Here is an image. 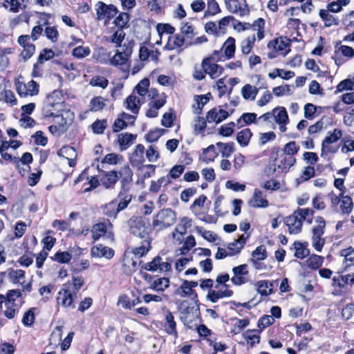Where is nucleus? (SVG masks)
<instances>
[{
  "instance_id": "b1692460",
  "label": "nucleus",
  "mask_w": 354,
  "mask_h": 354,
  "mask_svg": "<svg viewBox=\"0 0 354 354\" xmlns=\"http://www.w3.org/2000/svg\"><path fill=\"white\" fill-rule=\"evenodd\" d=\"M249 235L244 234L241 235L234 242L230 243L228 245L229 254L230 256L234 255L240 252L241 250L243 248L245 244L246 240L248 239Z\"/></svg>"
},
{
  "instance_id": "f8f14e48",
  "label": "nucleus",
  "mask_w": 354,
  "mask_h": 354,
  "mask_svg": "<svg viewBox=\"0 0 354 354\" xmlns=\"http://www.w3.org/2000/svg\"><path fill=\"white\" fill-rule=\"evenodd\" d=\"M143 269L151 272H167L171 268V265L168 262L162 261L160 257H156L151 262L146 263Z\"/></svg>"
},
{
  "instance_id": "052dcab7",
  "label": "nucleus",
  "mask_w": 354,
  "mask_h": 354,
  "mask_svg": "<svg viewBox=\"0 0 354 354\" xmlns=\"http://www.w3.org/2000/svg\"><path fill=\"white\" fill-rule=\"evenodd\" d=\"M32 161V156L30 153H25L22 156L21 159H19L17 157H14L13 158V163L15 165L17 168H19V166L21 165H25L30 163Z\"/></svg>"
},
{
  "instance_id": "a19ab883",
  "label": "nucleus",
  "mask_w": 354,
  "mask_h": 354,
  "mask_svg": "<svg viewBox=\"0 0 354 354\" xmlns=\"http://www.w3.org/2000/svg\"><path fill=\"white\" fill-rule=\"evenodd\" d=\"M156 30L161 39L164 36H171L170 35L174 32L175 28L168 24H158Z\"/></svg>"
},
{
  "instance_id": "49530a36",
  "label": "nucleus",
  "mask_w": 354,
  "mask_h": 354,
  "mask_svg": "<svg viewBox=\"0 0 354 354\" xmlns=\"http://www.w3.org/2000/svg\"><path fill=\"white\" fill-rule=\"evenodd\" d=\"M157 54V51L150 50L146 46H141L139 50V57L142 61L147 60L150 57L153 60H156L158 57Z\"/></svg>"
},
{
  "instance_id": "dca6fc26",
  "label": "nucleus",
  "mask_w": 354,
  "mask_h": 354,
  "mask_svg": "<svg viewBox=\"0 0 354 354\" xmlns=\"http://www.w3.org/2000/svg\"><path fill=\"white\" fill-rule=\"evenodd\" d=\"M202 66L205 67L206 74L212 79L218 77L223 72V68L217 64L212 62V57H207L202 61Z\"/></svg>"
},
{
  "instance_id": "2eb2a0df",
  "label": "nucleus",
  "mask_w": 354,
  "mask_h": 354,
  "mask_svg": "<svg viewBox=\"0 0 354 354\" xmlns=\"http://www.w3.org/2000/svg\"><path fill=\"white\" fill-rule=\"evenodd\" d=\"M71 113L66 111H62L53 120L55 124L59 128V131L64 133L67 130L68 125L72 122L73 118L71 117Z\"/></svg>"
},
{
  "instance_id": "13d9d810",
  "label": "nucleus",
  "mask_w": 354,
  "mask_h": 354,
  "mask_svg": "<svg viewBox=\"0 0 354 354\" xmlns=\"http://www.w3.org/2000/svg\"><path fill=\"white\" fill-rule=\"evenodd\" d=\"M194 293L193 289H191L189 286L185 284L183 281L180 286L177 288L175 291V295L180 296V297H185L189 296Z\"/></svg>"
},
{
  "instance_id": "6e6d98bb",
  "label": "nucleus",
  "mask_w": 354,
  "mask_h": 354,
  "mask_svg": "<svg viewBox=\"0 0 354 354\" xmlns=\"http://www.w3.org/2000/svg\"><path fill=\"white\" fill-rule=\"evenodd\" d=\"M123 161V158L120 154L114 153H108L105 156L103 159V162L108 163L109 165H117L120 164Z\"/></svg>"
},
{
  "instance_id": "f257e3e1",
  "label": "nucleus",
  "mask_w": 354,
  "mask_h": 354,
  "mask_svg": "<svg viewBox=\"0 0 354 354\" xmlns=\"http://www.w3.org/2000/svg\"><path fill=\"white\" fill-rule=\"evenodd\" d=\"M314 210L310 208H297L291 215L285 218L284 223L290 234L301 232L303 221L308 215H313Z\"/></svg>"
},
{
  "instance_id": "4c0bfd02",
  "label": "nucleus",
  "mask_w": 354,
  "mask_h": 354,
  "mask_svg": "<svg viewBox=\"0 0 354 354\" xmlns=\"http://www.w3.org/2000/svg\"><path fill=\"white\" fill-rule=\"evenodd\" d=\"M192 225V220L189 217L184 216L180 218L179 223L177 225L175 232H178L180 235L185 234L187 230Z\"/></svg>"
},
{
  "instance_id": "393cba45",
  "label": "nucleus",
  "mask_w": 354,
  "mask_h": 354,
  "mask_svg": "<svg viewBox=\"0 0 354 354\" xmlns=\"http://www.w3.org/2000/svg\"><path fill=\"white\" fill-rule=\"evenodd\" d=\"M119 178L118 172L115 171H110L106 172L101 178L102 185L106 188H112Z\"/></svg>"
},
{
  "instance_id": "c85d7f7f",
  "label": "nucleus",
  "mask_w": 354,
  "mask_h": 354,
  "mask_svg": "<svg viewBox=\"0 0 354 354\" xmlns=\"http://www.w3.org/2000/svg\"><path fill=\"white\" fill-rule=\"evenodd\" d=\"M151 239H143L140 245L133 249V254L136 257L140 258L145 256L151 249Z\"/></svg>"
},
{
  "instance_id": "c03bdc74",
  "label": "nucleus",
  "mask_w": 354,
  "mask_h": 354,
  "mask_svg": "<svg viewBox=\"0 0 354 354\" xmlns=\"http://www.w3.org/2000/svg\"><path fill=\"white\" fill-rule=\"evenodd\" d=\"M217 147L219 148V150L221 153V156L223 158H228L231 153L234 151V143L228 142V143H223V142H217Z\"/></svg>"
},
{
  "instance_id": "bf43d9fd",
  "label": "nucleus",
  "mask_w": 354,
  "mask_h": 354,
  "mask_svg": "<svg viewBox=\"0 0 354 354\" xmlns=\"http://www.w3.org/2000/svg\"><path fill=\"white\" fill-rule=\"evenodd\" d=\"M46 37L50 40L53 43H55L57 41L59 37V32L55 26H47L44 30Z\"/></svg>"
},
{
  "instance_id": "9b49d317",
  "label": "nucleus",
  "mask_w": 354,
  "mask_h": 354,
  "mask_svg": "<svg viewBox=\"0 0 354 354\" xmlns=\"http://www.w3.org/2000/svg\"><path fill=\"white\" fill-rule=\"evenodd\" d=\"M233 276L231 281L234 285L241 286L249 281L247 275L248 274V266L242 264L232 268Z\"/></svg>"
},
{
  "instance_id": "ea45409f",
  "label": "nucleus",
  "mask_w": 354,
  "mask_h": 354,
  "mask_svg": "<svg viewBox=\"0 0 354 354\" xmlns=\"http://www.w3.org/2000/svg\"><path fill=\"white\" fill-rule=\"evenodd\" d=\"M56 106H61L59 103H51L46 106L44 109V115L46 118H53V120L59 113V111L57 110Z\"/></svg>"
},
{
  "instance_id": "8fccbe9b",
  "label": "nucleus",
  "mask_w": 354,
  "mask_h": 354,
  "mask_svg": "<svg viewBox=\"0 0 354 354\" xmlns=\"http://www.w3.org/2000/svg\"><path fill=\"white\" fill-rule=\"evenodd\" d=\"M324 258L321 256L313 254L306 261L308 267L312 269L319 268L323 263Z\"/></svg>"
},
{
  "instance_id": "c756f323",
  "label": "nucleus",
  "mask_w": 354,
  "mask_h": 354,
  "mask_svg": "<svg viewBox=\"0 0 354 354\" xmlns=\"http://www.w3.org/2000/svg\"><path fill=\"white\" fill-rule=\"evenodd\" d=\"M329 10L322 9L319 10V17L324 22V25L330 27L338 24V19L334 17Z\"/></svg>"
},
{
  "instance_id": "cd10ccee",
  "label": "nucleus",
  "mask_w": 354,
  "mask_h": 354,
  "mask_svg": "<svg viewBox=\"0 0 354 354\" xmlns=\"http://www.w3.org/2000/svg\"><path fill=\"white\" fill-rule=\"evenodd\" d=\"M126 109L133 114H137L140 108V100L133 93L130 95L125 101Z\"/></svg>"
},
{
  "instance_id": "864d4df0",
  "label": "nucleus",
  "mask_w": 354,
  "mask_h": 354,
  "mask_svg": "<svg viewBox=\"0 0 354 354\" xmlns=\"http://www.w3.org/2000/svg\"><path fill=\"white\" fill-rule=\"evenodd\" d=\"M91 53V50L88 46H80L73 50L72 55L77 59H82L87 57Z\"/></svg>"
},
{
  "instance_id": "2f4dec72",
  "label": "nucleus",
  "mask_w": 354,
  "mask_h": 354,
  "mask_svg": "<svg viewBox=\"0 0 354 354\" xmlns=\"http://www.w3.org/2000/svg\"><path fill=\"white\" fill-rule=\"evenodd\" d=\"M107 100L97 96L91 99L90 102V111L96 112L102 110L106 105Z\"/></svg>"
},
{
  "instance_id": "7c9ffc66",
  "label": "nucleus",
  "mask_w": 354,
  "mask_h": 354,
  "mask_svg": "<svg viewBox=\"0 0 354 354\" xmlns=\"http://www.w3.org/2000/svg\"><path fill=\"white\" fill-rule=\"evenodd\" d=\"M195 230L197 233L201 235L205 240L215 243L216 245H218V243L217 241L218 240V236L213 232L205 230L203 227L196 226Z\"/></svg>"
},
{
  "instance_id": "f704fd0d",
  "label": "nucleus",
  "mask_w": 354,
  "mask_h": 354,
  "mask_svg": "<svg viewBox=\"0 0 354 354\" xmlns=\"http://www.w3.org/2000/svg\"><path fill=\"white\" fill-rule=\"evenodd\" d=\"M235 39L232 37H229L223 44L222 50L227 58L232 57L235 53Z\"/></svg>"
},
{
  "instance_id": "423d86ee",
  "label": "nucleus",
  "mask_w": 354,
  "mask_h": 354,
  "mask_svg": "<svg viewBox=\"0 0 354 354\" xmlns=\"http://www.w3.org/2000/svg\"><path fill=\"white\" fill-rule=\"evenodd\" d=\"M69 288V285H62L57 297V304L64 308H75L74 301L77 299V294Z\"/></svg>"
},
{
  "instance_id": "72a5a7b5",
  "label": "nucleus",
  "mask_w": 354,
  "mask_h": 354,
  "mask_svg": "<svg viewBox=\"0 0 354 354\" xmlns=\"http://www.w3.org/2000/svg\"><path fill=\"white\" fill-rule=\"evenodd\" d=\"M257 292L262 296H268L272 292V283L262 280L259 281L256 284Z\"/></svg>"
},
{
  "instance_id": "0e129e2a",
  "label": "nucleus",
  "mask_w": 354,
  "mask_h": 354,
  "mask_svg": "<svg viewBox=\"0 0 354 354\" xmlns=\"http://www.w3.org/2000/svg\"><path fill=\"white\" fill-rule=\"evenodd\" d=\"M354 82L350 79H346L338 84L335 93L342 92L344 91L353 90Z\"/></svg>"
},
{
  "instance_id": "7ed1b4c3",
  "label": "nucleus",
  "mask_w": 354,
  "mask_h": 354,
  "mask_svg": "<svg viewBox=\"0 0 354 354\" xmlns=\"http://www.w3.org/2000/svg\"><path fill=\"white\" fill-rule=\"evenodd\" d=\"M315 225L313 227V245L315 249L320 252L325 243V239L322 237L324 234L326 222L322 216H317L315 220Z\"/></svg>"
},
{
  "instance_id": "de8ad7c7",
  "label": "nucleus",
  "mask_w": 354,
  "mask_h": 354,
  "mask_svg": "<svg viewBox=\"0 0 354 354\" xmlns=\"http://www.w3.org/2000/svg\"><path fill=\"white\" fill-rule=\"evenodd\" d=\"M125 35L126 34L122 29H118L111 35L109 41L113 44H115L117 48H122V46L121 44Z\"/></svg>"
},
{
  "instance_id": "1a4fd4ad",
  "label": "nucleus",
  "mask_w": 354,
  "mask_h": 354,
  "mask_svg": "<svg viewBox=\"0 0 354 354\" xmlns=\"http://www.w3.org/2000/svg\"><path fill=\"white\" fill-rule=\"evenodd\" d=\"M131 53V48L124 44L122 48L116 50L115 54L110 59L109 64L115 66L125 64Z\"/></svg>"
},
{
  "instance_id": "680f3d73",
  "label": "nucleus",
  "mask_w": 354,
  "mask_h": 354,
  "mask_svg": "<svg viewBox=\"0 0 354 354\" xmlns=\"http://www.w3.org/2000/svg\"><path fill=\"white\" fill-rule=\"evenodd\" d=\"M3 6L12 12H18L21 8V3L17 0H5Z\"/></svg>"
},
{
  "instance_id": "412c9836",
  "label": "nucleus",
  "mask_w": 354,
  "mask_h": 354,
  "mask_svg": "<svg viewBox=\"0 0 354 354\" xmlns=\"http://www.w3.org/2000/svg\"><path fill=\"white\" fill-rule=\"evenodd\" d=\"M164 330L168 335H174L175 339L178 337L176 324L174 321V317L171 312H168L165 315Z\"/></svg>"
},
{
  "instance_id": "e2e57ef3",
  "label": "nucleus",
  "mask_w": 354,
  "mask_h": 354,
  "mask_svg": "<svg viewBox=\"0 0 354 354\" xmlns=\"http://www.w3.org/2000/svg\"><path fill=\"white\" fill-rule=\"evenodd\" d=\"M338 147L333 146L331 143L322 142L321 156H327L328 153H335L337 151Z\"/></svg>"
},
{
  "instance_id": "a878e982",
  "label": "nucleus",
  "mask_w": 354,
  "mask_h": 354,
  "mask_svg": "<svg viewBox=\"0 0 354 354\" xmlns=\"http://www.w3.org/2000/svg\"><path fill=\"white\" fill-rule=\"evenodd\" d=\"M149 79L144 78L142 80H140L139 82V83L136 85L134 91H136L137 92V93L142 97H144L147 93H149L148 96L149 97L152 98L154 97V95L156 94V93L154 92V93L151 94L152 91H149Z\"/></svg>"
},
{
  "instance_id": "bb28decb",
  "label": "nucleus",
  "mask_w": 354,
  "mask_h": 354,
  "mask_svg": "<svg viewBox=\"0 0 354 354\" xmlns=\"http://www.w3.org/2000/svg\"><path fill=\"white\" fill-rule=\"evenodd\" d=\"M168 40L166 47L169 50L176 48H181L185 41V38L182 34H177L174 36L167 37Z\"/></svg>"
},
{
  "instance_id": "f3484780",
  "label": "nucleus",
  "mask_w": 354,
  "mask_h": 354,
  "mask_svg": "<svg viewBox=\"0 0 354 354\" xmlns=\"http://www.w3.org/2000/svg\"><path fill=\"white\" fill-rule=\"evenodd\" d=\"M145 147L139 144L130 155L129 160L133 167H140L145 162Z\"/></svg>"
},
{
  "instance_id": "37998d69",
  "label": "nucleus",
  "mask_w": 354,
  "mask_h": 354,
  "mask_svg": "<svg viewBox=\"0 0 354 354\" xmlns=\"http://www.w3.org/2000/svg\"><path fill=\"white\" fill-rule=\"evenodd\" d=\"M252 133L248 129H243L239 132L236 136L237 142L243 147L248 145Z\"/></svg>"
},
{
  "instance_id": "a18cd8bd",
  "label": "nucleus",
  "mask_w": 354,
  "mask_h": 354,
  "mask_svg": "<svg viewBox=\"0 0 354 354\" xmlns=\"http://www.w3.org/2000/svg\"><path fill=\"white\" fill-rule=\"evenodd\" d=\"M106 232V225L103 223H100L94 225L93 226L91 232L92 237L94 240L99 239L102 235H104Z\"/></svg>"
},
{
  "instance_id": "aec40b11",
  "label": "nucleus",
  "mask_w": 354,
  "mask_h": 354,
  "mask_svg": "<svg viewBox=\"0 0 354 354\" xmlns=\"http://www.w3.org/2000/svg\"><path fill=\"white\" fill-rule=\"evenodd\" d=\"M268 47L274 48L277 52L280 53L281 55H285L289 49V42L286 38H277L268 43Z\"/></svg>"
},
{
  "instance_id": "6e6552de",
  "label": "nucleus",
  "mask_w": 354,
  "mask_h": 354,
  "mask_svg": "<svg viewBox=\"0 0 354 354\" xmlns=\"http://www.w3.org/2000/svg\"><path fill=\"white\" fill-rule=\"evenodd\" d=\"M16 90L21 97H26L28 95H36L39 93V85L36 82L31 80L28 83L17 82L15 84Z\"/></svg>"
},
{
  "instance_id": "5fc2aeb1",
  "label": "nucleus",
  "mask_w": 354,
  "mask_h": 354,
  "mask_svg": "<svg viewBox=\"0 0 354 354\" xmlns=\"http://www.w3.org/2000/svg\"><path fill=\"white\" fill-rule=\"evenodd\" d=\"M109 84V81L106 78L102 76H94L93 77L89 82V84L92 86H97L101 88H105Z\"/></svg>"
},
{
  "instance_id": "ddd939ff",
  "label": "nucleus",
  "mask_w": 354,
  "mask_h": 354,
  "mask_svg": "<svg viewBox=\"0 0 354 354\" xmlns=\"http://www.w3.org/2000/svg\"><path fill=\"white\" fill-rule=\"evenodd\" d=\"M114 255V250L102 244H97L91 249V256L93 258L111 259Z\"/></svg>"
},
{
  "instance_id": "9d476101",
  "label": "nucleus",
  "mask_w": 354,
  "mask_h": 354,
  "mask_svg": "<svg viewBox=\"0 0 354 354\" xmlns=\"http://www.w3.org/2000/svg\"><path fill=\"white\" fill-rule=\"evenodd\" d=\"M225 4L229 12L240 17L248 15L250 13L245 1L241 3L239 0H225Z\"/></svg>"
},
{
  "instance_id": "338daca9",
  "label": "nucleus",
  "mask_w": 354,
  "mask_h": 354,
  "mask_svg": "<svg viewBox=\"0 0 354 354\" xmlns=\"http://www.w3.org/2000/svg\"><path fill=\"white\" fill-rule=\"evenodd\" d=\"M252 255L257 261L264 260L267 257L266 247L263 245H259L253 251Z\"/></svg>"
},
{
  "instance_id": "3c124183",
  "label": "nucleus",
  "mask_w": 354,
  "mask_h": 354,
  "mask_svg": "<svg viewBox=\"0 0 354 354\" xmlns=\"http://www.w3.org/2000/svg\"><path fill=\"white\" fill-rule=\"evenodd\" d=\"M84 284V279L82 277H73L71 282L68 281L64 285H69V289L73 290L77 294L79 290L82 288Z\"/></svg>"
},
{
  "instance_id": "f03ea898",
  "label": "nucleus",
  "mask_w": 354,
  "mask_h": 354,
  "mask_svg": "<svg viewBox=\"0 0 354 354\" xmlns=\"http://www.w3.org/2000/svg\"><path fill=\"white\" fill-rule=\"evenodd\" d=\"M176 221V214L171 208L160 210L154 217L152 225L161 230L174 225Z\"/></svg>"
},
{
  "instance_id": "20e7f679",
  "label": "nucleus",
  "mask_w": 354,
  "mask_h": 354,
  "mask_svg": "<svg viewBox=\"0 0 354 354\" xmlns=\"http://www.w3.org/2000/svg\"><path fill=\"white\" fill-rule=\"evenodd\" d=\"M131 232L142 239H151L149 234L150 231L149 225L139 217H132L129 221Z\"/></svg>"
},
{
  "instance_id": "603ef678",
  "label": "nucleus",
  "mask_w": 354,
  "mask_h": 354,
  "mask_svg": "<svg viewBox=\"0 0 354 354\" xmlns=\"http://www.w3.org/2000/svg\"><path fill=\"white\" fill-rule=\"evenodd\" d=\"M255 41V37H248L243 39L241 44V51L243 54L248 55L251 51L252 46Z\"/></svg>"
},
{
  "instance_id": "5701e85b",
  "label": "nucleus",
  "mask_w": 354,
  "mask_h": 354,
  "mask_svg": "<svg viewBox=\"0 0 354 354\" xmlns=\"http://www.w3.org/2000/svg\"><path fill=\"white\" fill-rule=\"evenodd\" d=\"M138 269V263L136 259L129 257L124 256L122 261V270L123 272L128 276L131 275Z\"/></svg>"
},
{
  "instance_id": "774afa93",
  "label": "nucleus",
  "mask_w": 354,
  "mask_h": 354,
  "mask_svg": "<svg viewBox=\"0 0 354 354\" xmlns=\"http://www.w3.org/2000/svg\"><path fill=\"white\" fill-rule=\"evenodd\" d=\"M52 259L59 263H65L71 259V254L68 252H58Z\"/></svg>"
},
{
  "instance_id": "39448f33",
  "label": "nucleus",
  "mask_w": 354,
  "mask_h": 354,
  "mask_svg": "<svg viewBox=\"0 0 354 354\" xmlns=\"http://www.w3.org/2000/svg\"><path fill=\"white\" fill-rule=\"evenodd\" d=\"M8 280L13 284L20 285L23 291L30 292L32 290L30 281H26V272L23 270L9 268L7 270Z\"/></svg>"
},
{
  "instance_id": "4d7b16f0",
  "label": "nucleus",
  "mask_w": 354,
  "mask_h": 354,
  "mask_svg": "<svg viewBox=\"0 0 354 354\" xmlns=\"http://www.w3.org/2000/svg\"><path fill=\"white\" fill-rule=\"evenodd\" d=\"M295 256L299 259H304L309 254V250L301 243H295Z\"/></svg>"
},
{
  "instance_id": "c9c22d12",
  "label": "nucleus",
  "mask_w": 354,
  "mask_h": 354,
  "mask_svg": "<svg viewBox=\"0 0 354 354\" xmlns=\"http://www.w3.org/2000/svg\"><path fill=\"white\" fill-rule=\"evenodd\" d=\"M217 156L218 153L216 151L215 147L212 145H209L207 148L203 149L201 159L206 163H208L213 161Z\"/></svg>"
},
{
  "instance_id": "6ab92c4d",
  "label": "nucleus",
  "mask_w": 354,
  "mask_h": 354,
  "mask_svg": "<svg viewBox=\"0 0 354 354\" xmlns=\"http://www.w3.org/2000/svg\"><path fill=\"white\" fill-rule=\"evenodd\" d=\"M232 295V290L227 288L222 290V288H219L218 290L212 289L209 290L207 298L212 302L215 303L220 299L230 297Z\"/></svg>"
},
{
  "instance_id": "e433bc0d",
  "label": "nucleus",
  "mask_w": 354,
  "mask_h": 354,
  "mask_svg": "<svg viewBox=\"0 0 354 354\" xmlns=\"http://www.w3.org/2000/svg\"><path fill=\"white\" fill-rule=\"evenodd\" d=\"M341 196V203H340V209L342 213L344 214H349L351 212L353 209V201L350 196H344L343 194H340Z\"/></svg>"
},
{
  "instance_id": "473e14b6",
  "label": "nucleus",
  "mask_w": 354,
  "mask_h": 354,
  "mask_svg": "<svg viewBox=\"0 0 354 354\" xmlns=\"http://www.w3.org/2000/svg\"><path fill=\"white\" fill-rule=\"evenodd\" d=\"M258 88L247 84L241 88V94L245 100H254L258 93Z\"/></svg>"
},
{
  "instance_id": "0eeeda50",
  "label": "nucleus",
  "mask_w": 354,
  "mask_h": 354,
  "mask_svg": "<svg viewBox=\"0 0 354 354\" xmlns=\"http://www.w3.org/2000/svg\"><path fill=\"white\" fill-rule=\"evenodd\" d=\"M119 197L121 198L120 201L117 205V208L115 210H113V209L115 207L116 204L114 201H112L109 203L106 206V208L110 209L109 212H106V214L109 216H113V218H116L117 214L122 210L124 209L130 203L132 196L130 194H128L127 192H124L122 191H120L119 194Z\"/></svg>"
},
{
  "instance_id": "a211bd4d",
  "label": "nucleus",
  "mask_w": 354,
  "mask_h": 354,
  "mask_svg": "<svg viewBox=\"0 0 354 354\" xmlns=\"http://www.w3.org/2000/svg\"><path fill=\"white\" fill-rule=\"evenodd\" d=\"M248 205L254 208H265L268 206V201L264 198L261 191L255 189L252 197L248 201Z\"/></svg>"
},
{
  "instance_id": "58836bf2",
  "label": "nucleus",
  "mask_w": 354,
  "mask_h": 354,
  "mask_svg": "<svg viewBox=\"0 0 354 354\" xmlns=\"http://www.w3.org/2000/svg\"><path fill=\"white\" fill-rule=\"evenodd\" d=\"M169 285V281L167 278L162 277L157 279L150 285L149 288L153 289L156 291L162 292Z\"/></svg>"
},
{
  "instance_id": "4be33fe9",
  "label": "nucleus",
  "mask_w": 354,
  "mask_h": 354,
  "mask_svg": "<svg viewBox=\"0 0 354 354\" xmlns=\"http://www.w3.org/2000/svg\"><path fill=\"white\" fill-rule=\"evenodd\" d=\"M137 136L129 133H122L118 136V142L120 147V150L124 151L133 144Z\"/></svg>"
},
{
  "instance_id": "09e8293b",
  "label": "nucleus",
  "mask_w": 354,
  "mask_h": 354,
  "mask_svg": "<svg viewBox=\"0 0 354 354\" xmlns=\"http://www.w3.org/2000/svg\"><path fill=\"white\" fill-rule=\"evenodd\" d=\"M277 112L274 113V120L277 123H288V115L285 108H276Z\"/></svg>"
},
{
  "instance_id": "4468645a",
  "label": "nucleus",
  "mask_w": 354,
  "mask_h": 354,
  "mask_svg": "<svg viewBox=\"0 0 354 354\" xmlns=\"http://www.w3.org/2000/svg\"><path fill=\"white\" fill-rule=\"evenodd\" d=\"M229 116V113L221 107H215L209 111L206 115L207 122H215L218 124L225 120Z\"/></svg>"
},
{
  "instance_id": "79ce46f5",
  "label": "nucleus",
  "mask_w": 354,
  "mask_h": 354,
  "mask_svg": "<svg viewBox=\"0 0 354 354\" xmlns=\"http://www.w3.org/2000/svg\"><path fill=\"white\" fill-rule=\"evenodd\" d=\"M264 26L265 20L262 18H259L251 24L252 30L257 32V35L259 39H262L264 37Z\"/></svg>"
},
{
  "instance_id": "69168bd1",
  "label": "nucleus",
  "mask_w": 354,
  "mask_h": 354,
  "mask_svg": "<svg viewBox=\"0 0 354 354\" xmlns=\"http://www.w3.org/2000/svg\"><path fill=\"white\" fill-rule=\"evenodd\" d=\"M55 53L52 49L44 48L42 50L38 57V63L43 64L44 62L52 59Z\"/></svg>"
}]
</instances>
